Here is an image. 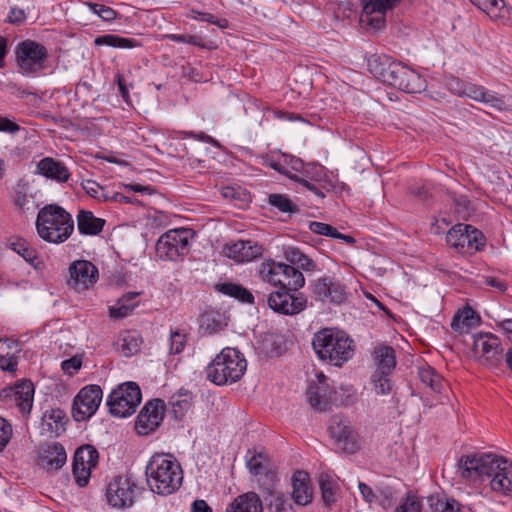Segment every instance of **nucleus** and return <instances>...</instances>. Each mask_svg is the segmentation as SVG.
Masks as SVG:
<instances>
[{"label":"nucleus","instance_id":"obj_1","mask_svg":"<svg viewBox=\"0 0 512 512\" xmlns=\"http://www.w3.org/2000/svg\"><path fill=\"white\" fill-rule=\"evenodd\" d=\"M457 473L470 482L488 478L493 491L512 496V471L502 457L484 453L463 455L457 462Z\"/></svg>","mask_w":512,"mask_h":512},{"label":"nucleus","instance_id":"obj_2","mask_svg":"<svg viewBox=\"0 0 512 512\" xmlns=\"http://www.w3.org/2000/svg\"><path fill=\"white\" fill-rule=\"evenodd\" d=\"M367 66L375 78L405 93H421L427 87L426 80L418 72L388 55L373 54Z\"/></svg>","mask_w":512,"mask_h":512},{"label":"nucleus","instance_id":"obj_3","mask_svg":"<svg viewBox=\"0 0 512 512\" xmlns=\"http://www.w3.org/2000/svg\"><path fill=\"white\" fill-rule=\"evenodd\" d=\"M147 484L153 493L169 495L182 483L183 474L180 464L170 454H155L146 465Z\"/></svg>","mask_w":512,"mask_h":512},{"label":"nucleus","instance_id":"obj_4","mask_svg":"<svg viewBox=\"0 0 512 512\" xmlns=\"http://www.w3.org/2000/svg\"><path fill=\"white\" fill-rule=\"evenodd\" d=\"M312 347L319 359L341 367L354 354V341L349 335L336 328H323L316 332Z\"/></svg>","mask_w":512,"mask_h":512},{"label":"nucleus","instance_id":"obj_5","mask_svg":"<svg viewBox=\"0 0 512 512\" xmlns=\"http://www.w3.org/2000/svg\"><path fill=\"white\" fill-rule=\"evenodd\" d=\"M39 237L46 242L60 244L65 242L74 231L72 215L57 204L42 207L36 219Z\"/></svg>","mask_w":512,"mask_h":512},{"label":"nucleus","instance_id":"obj_6","mask_svg":"<svg viewBox=\"0 0 512 512\" xmlns=\"http://www.w3.org/2000/svg\"><path fill=\"white\" fill-rule=\"evenodd\" d=\"M247 368L243 354L236 348H224L207 366V379L216 385L235 383Z\"/></svg>","mask_w":512,"mask_h":512},{"label":"nucleus","instance_id":"obj_7","mask_svg":"<svg viewBox=\"0 0 512 512\" xmlns=\"http://www.w3.org/2000/svg\"><path fill=\"white\" fill-rule=\"evenodd\" d=\"M48 58L47 48L35 40H23L15 48L18 71L26 77L39 76L46 69Z\"/></svg>","mask_w":512,"mask_h":512},{"label":"nucleus","instance_id":"obj_8","mask_svg":"<svg viewBox=\"0 0 512 512\" xmlns=\"http://www.w3.org/2000/svg\"><path fill=\"white\" fill-rule=\"evenodd\" d=\"M258 273L260 277L281 289L298 291L305 284V278L299 269L284 263H262Z\"/></svg>","mask_w":512,"mask_h":512},{"label":"nucleus","instance_id":"obj_9","mask_svg":"<svg viewBox=\"0 0 512 512\" xmlns=\"http://www.w3.org/2000/svg\"><path fill=\"white\" fill-rule=\"evenodd\" d=\"M143 490L132 477L118 475L106 487V500L113 508H129Z\"/></svg>","mask_w":512,"mask_h":512},{"label":"nucleus","instance_id":"obj_10","mask_svg":"<svg viewBox=\"0 0 512 512\" xmlns=\"http://www.w3.org/2000/svg\"><path fill=\"white\" fill-rule=\"evenodd\" d=\"M142 399L139 386L135 382L119 385L107 397V406L112 415L127 417L133 414Z\"/></svg>","mask_w":512,"mask_h":512},{"label":"nucleus","instance_id":"obj_11","mask_svg":"<svg viewBox=\"0 0 512 512\" xmlns=\"http://www.w3.org/2000/svg\"><path fill=\"white\" fill-rule=\"evenodd\" d=\"M446 242L459 253L474 254L485 245L483 233L475 227L458 223L446 234Z\"/></svg>","mask_w":512,"mask_h":512},{"label":"nucleus","instance_id":"obj_12","mask_svg":"<svg viewBox=\"0 0 512 512\" xmlns=\"http://www.w3.org/2000/svg\"><path fill=\"white\" fill-rule=\"evenodd\" d=\"M190 233L187 229L165 232L156 243V253L161 259L176 260L189 251Z\"/></svg>","mask_w":512,"mask_h":512},{"label":"nucleus","instance_id":"obj_13","mask_svg":"<svg viewBox=\"0 0 512 512\" xmlns=\"http://www.w3.org/2000/svg\"><path fill=\"white\" fill-rule=\"evenodd\" d=\"M266 301L273 311L284 315H296L307 305V298L302 293L281 288L269 293Z\"/></svg>","mask_w":512,"mask_h":512},{"label":"nucleus","instance_id":"obj_14","mask_svg":"<svg viewBox=\"0 0 512 512\" xmlns=\"http://www.w3.org/2000/svg\"><path fill=\"white\" fill-rule=\"evenodd\" d=\"M98 460L99 453L94 446L85 444L76 449L73 457L72 473L78 486H87L91 471L96 468Z\"/></svg>","mask_w":512,"mask_h":512},{"label":"nucleus","instance_id":"obj_15","mask_svg":"<svg viewBox=\"0 0 512 512\" xmlns=\"http://www.w3.org/2000/svg\"><path fill=\"white\" fill-rule=\"evenodd\" d=\"M102 401V390L98 385L83 387L75 396L72 405V416L75 421L81 422L95 414Z\"/></svg>","mask_w":512,"mask_h":512},{"label":"nucleus","instance_id":"obj_16","mask_svg":"<svg viewBox=\"0 0 512 512\" xmlns=\"http://www.w3.org/2000/svg\"><path fill=\"white\" fill-rule=\"evenodd\" d=\"M328 431L330 436L335 440L338 449L348 454H353L358 450L357 435L353 431L350 422L344 416H332Z\"/></svg>","mask_w":512,"mask_h":512},{"label":"nucleus","instance_id":"obj_17","mask_svg":"<svg viewBox=\"0 0 512 512\" xmlns=\"http://www.w3.org/2000/svg\"><path fill=\"white\" fill-rule=\"evenodd\" d=\"M473 349L489 365L496 366L502 360L503 347L501 340L490 332L473 335Z\"/></svg>","mask_w":512,"mask_h":512},{"label":"nucleus","instance_id":"obj_18","mask_svg":"<svg viewBox=\"0 0 512 512\" xmlns=\"http://www.w3.org/2000/svg\"><path fill=\"white\" fill-rule=\"evenodd\" d=\"M34 385L30 380H23L13 387L1 390L0 398L6 403H15L22 413H29L33 406Z\"/></svg>","mask_w":512,"mask_h":512},{"label":"nucleus","instance_id":"obj_19","mask_svg":"<svg viewBox=\"0 0 512 512\" xmlns=\"http://www.w3.org/2000/svg\"><path fill=\"white\" fill-rule=\"evenodd\" d=\"M69 286L80 292L96 283L99 273L94 264L87 260L74 261L69 267Z\"/></svg>","mask_w":512,"mask_h":512},{"label":"nucleus","instance_id":"obj_20","mask_svg":"<svg viewBox=\"0 0 512 512\" xmlns=\"http://www.w3.org/2000/svg\"><path fill=\"white\" fill-rule=\"evenodd\" d=\"M164 402L160 399L149 401L137 416L136 430L141 435L154 431L162 422L164 416Z\"/></svg>","mask_w":512,"mask_h":512},{"label":"nucleus","instance_id":"obj_21","mask_svg":"<svg viewBox=\"0 0 512 512\" xmlns=\"http://www.w3.org/2000/svg\"><path fill=\"white\" fill-rule=\"evenodd\" d=\"M312 293L321 302L341 304L346 299L344 286L330 277H321L314 281Z\"/></svg>","mask_w":512,"mask_h":512},{"label":"nucleus","instance_id":"obj_22","mask_svg":"<svg viewBox=\"0 0 512 512\" xmlns=\"http://www.w3.org/2000/svg\"><path fill=\"white\" fill-rule=\"evenodd\" d=\"M67 461L66 451L61 443L52 442L43 445L38 454L39 465L47 471L60 469Z\"/></svg>","mask_w":512,"mask_h":512},{"label":"nucleus","instance_id":"obj_23","mask_svg":"<svg viewBox=\"0 0 512 512\" xmlns=\"http://www.w3.org/2000/svg\"><path fill=\"white\" fill-rule=\"evenodd\" d=\"M263 247L258 242L252 240H238L232 244L227 245L225 251L229 258L234 259L236 262H249L263 253Z\"/></svg>","mask_w":512,"mask_h":512},{"label":"nucleus","instance_id":"obj_24","mask_svg":"<svg viewBox=\"0 0 512 512\" xmlns=\"http://www.w3.org/2000/svg\"><path fill=\"white\" fill-rule=\"evenodd\" d=\"M36 174L58 183H65L70 178V172L65 164L52 157H45L37 163Z\"/></svg>","mask_w":512,"mask_h":512},{"label":"nucleus","instance_id":"obj_25","mask_svg":"<svg viewBox=\"0 0 512 512\" xmlns=\"http://www.w3.org/2000/svg\"><path fill=\"white\" fill-rule=\"evenodd\" d=\"M292 499L299 506H307L312 502L313 490L310 485L309 474L298 470L292 477Z\"/></svg>","mask_w":512,"mask_h":512},{"label":"nucleus","instance_id":"obj_26","mask_svg":"<svg viewBox=\"0 0 512 512\" xmlns=\"http://www.w3.org/2000/svg\"><path fill=\"white\" fill-rule=\"evenodd\" d=\"M263 503L256 492L249 491L238 495L225 512H263Z\"/></svg>","mask_w":512,"mask_h":512},{"label":"nucleus","instance_id":"obj_27","mask_svg":"<svg viewBox=\"0 0 512 512\" xmlns=\"http://www.w3.org/2000/svg\"><path fill=\"white\" fill-rule=\"evenodd\" d=\"M11 199L14 206L21 211H29L37 207L34 204V197L30 191L29 183L23 179L18 180L12 187Z\"/></svg>","mask_w":512,"mask_h":512},{"label":"nucleus","instance_id":"obj_28","mask_svg":"<svg viewBox=\"0 0 512 512\" xmlns=\"http://www.w3.org/2000/svg\"><path fill=\"white\" fill-rule=\"evenodd\" d=\"M401 0H367L364 5L366 14L379 13L380 16L370 19V23L376 28H381L385 24V13L396 7Z\"/></svg>","mask_w":512,"mask_h":512},{"label":"nucleus","instance_id":"obj_29","mask_svg":"<svg viewBox=\"0 0 512 512\" xmlns=\"http://www.w3.org/2000/svg\"><path fill=\"white\" fill-rule=\"evenodd\" d=\"M66 414L61 409H51L42 416V430L50 436H59L65 431Z\"/></svg>","mask_w":512,"mask_h":512},{"label":"nucleus","instance_id":"obj_30","mask_svg":"<svg viewBox=\"0 0 512 512\" xmlns=\"http://www.w3.org/2000/svg\"><path fill=\"white\" fill-rule=\"evenodd\" d=\"M105 220L97 218L91 211L80 210L77 215V228L83 235H98L102 232Z\"/></svg>","mask_w":512,"mask_h":512},{"label":"nucleus","instance_id":"obj_31","mask_svg":"<svg viewBox=\"0 0 512 512\" xmlns=\"http://www.w3.org/2000/svg\"><path fill=\"white\" fill-rule=\"evenodd\" d=\"M264 502L271 512H294L290 497L284 492L267 489L264 493Z\"/></svg>","mask_w":512,"mask_h":512},{"label":"nucleus","instance_id":"obj_32","mask_svg":"<svg viewBox=\"0 0 512 512\" xmlns=\"http://www.w3.org/2000/svg\"><path fill=\"white\" fill-rule=\"evenodd\" d=\"M192 400L193 395L188 390L180 389L178 392L174 393L169 399L173 417L177 420H181L190 410Z\"/></svg>","mask_w":512,"mask_h":512},{"label":"nucleus","instance_id":"obj_33","mask_svg":"<svg viewBox=\"0 0 512 512\" xmlns=\"http://www.w3.org/2000/svg\"><path fill=\"white\" fill-rule=\"evenodd\" d=\"M377 369L374 373H391L396 366L395 351L390 346H379L374 349Z\"/></svg>","mask_w":512,"mask_h":512},{"label":"nucleus","instance_id":"obj_34","mask_svg":"<svg viewBox=\"0 0 512 512\" xmlns=\"http://www.w3.org/2000/svg\"><path fill=\"white\" fill-rule=\"evenodd\" d=\"M479 321L480 317L468 307L453 317L451 327L459 333H467L470 328L477 326Z\"/></svg>","mask_w":512,"mask_h":512},{"label":"nucleus","instance_id":"obj_35","mask_svg":"<svg viewBox=\"0 0 512 512\" xmlns=\"http://www.w3.org/2000/svg\"><path fill=\"white\" fill-rule=\"evenodd\" d=\"M480 10L492 19H502L509 14V8L504 0H470Z\"/></svg>","mask_w":512,"mask_h":512},{"label":"nucleus","instance_id":"obj_36","mask_svg":"<svg viewBox=\"0 0 512 512\" xmlns=\"http://www.w3.org/2000/svg\"><path fill=\"white\" fill-rule=\"evenodd\" d=\"M200 328L207 334H214L223 329L226 323L222 314L215 310H206L199 318Z\"/></svg>","mask_w":512,"mask_h":512},{"label":"nucleus","instance_id":"obj_37","mask_svg":"<svg viewBox=\"0 0 512 512\" xmlns=\"http://www.w3.org/2000/svg\"><path fill=\"white\" fill-rule=\"evenodd\" d=\"M217 289L219 292L223 293L224 295L233 297L243 303H247V304L254 303L253 294L248 289L241 286L240 284L226 282V283L219 284L217 286Z\"/></svg>","mask_w":512,"mask_h":512},{"label":"nucleus","instance_id":"obj_38","mask_svg":"<svg viewBox=\"0 0 512 512\" xmlns=\"http://www.w3.org/2000/svg\"><path fill=\"white\" fill-rule=\"evenodd\" d=\"M94 42L98 46L106 45L122 49H131L140 46V43L136 39L121 37L115 34H106L98 36Z\"/></svg>","mask_w":512,"mask_h":512},{"label":"nucleus","instance_id":"obj_39","mask_svg":"<svg viewBox=\"0 0 512 512\" xmlns=\"http://www.w3.org/2000/svg\"><path fill=\"white\" fill-rule=\"evenodd\" d=\"M309 229L310 231L318 235L328 236L333 239H341L348 244L355 243L354 237L340 233L335 227H333L330 224L311 221L309 223Z\"/></svg>","mask_w":512,"mask_h":512},{"label":"nucleus","instance_id":"obj_40","mask_svg":"<svg viewBox=\"0 0 512 512\" xmlns=\"http://www.w3.org/2000/svg\"><path fill=\"white\" fill-rule=\"evenodd\" d=\"M285 258L290 265L297 267V269L300 268L304 271H312L315 268L313 260L296 247H288L285 250Z\"/></svg>","mask_w":512,"mask_h":512},{"label":"nucleus","instance_id":"obj_41","mask_svg":"<svg viewBox=\"0 0 512 512\" xmlns=\"http://www.w3.org/2000/svg\"><path fill=\"white\" fill-rule=\"evenodd\" d=\"M319 487L323 503L326 507L330 508L336 502V482L327 474H321L319 477Z\"/></svg>","mask_w":512,"mask_h":512},{"label":"nucleus","instance_id":"obj_42","mask_svg":"<svg viewBox=\"0 0 512 512\" xmlns=\"http://www.w3.org/2000/svg\"><path fill=\"white\" fill-rule=\"evenodd\" d=\"M483 96L481 102L497 111H508L512 109L510 98L505 95H499L494 91L486 89Z\"/></svg>","mask_w":512,"mask_h":512},{"label":"nucleus","instance_id":"obj_43","mask_svg":"<svg viewBox=\"0 0 512 512\" xmlns=\"http://www.w3.org/2000/svg\"><path fill=\"white\" fill-rule=\"evenodd\" d=\"M268 203L280 212L293 214L298 212V207L287 195L273 193L268 197Z\"/></svg>","mask_w":512,"mask_h":512},{"label":"nucleus","instance_id":"obj_44","mask_svg":"<svg viewBox=\"0 0 512 512\" xmlns=\"http://www.w3.org/2000/svg\"><path fill=\"white\" fill-rule=\"evenodd\" d=\"M321 388L317 385H310L307 389V396L310 405L317 411H326L329 401L324 394L320 393Z\"/></svg>","mask_w":512,"mask_h":512},{"label":"nucleus","instance_id":"obj_45","mask_svg":"<svg viewBox=\"0 0 512 512\" xmlns=\"http://www.w3.org/2000/svg\"><path fill=\"white\" fill-rule=\"evenodd\" d=\"M419 378L433 391L440 392L442 389V377L431 367L419 370Z\"/></svg>","mask_w":512,"mask_h":512},{"label":"nucleus","instance_id":"obj_46","mask_svg":"<svg viewBox=\"0 0 512 512\" xmlns=\"http://www.w3.org/2000/svg\"><path fill=\"white\" fill-rule=\"evenodd\" d=\"M10 248L20 255L26 262L32 263L36 259V251L24 239L17 238L10 242Z\"/></svg>","mask_w":512,"mask_h":512},{"label":"nucleus","instance_id":"obj_47","mask_svg":"<svg viewBox=\"0 0 512 512\" xmlns=\"http://www.w3.org/2000/svg\"><path fill=\"white\" fill-rule=\"evenodd\" d=\"M433 512H461L459 503L446 497L431 498Z\"/></svg>","mask_w":512,"mask_h":512},{"label":"nucleus","instance_id":"obj_48","mask_svg":"<svg viewBox=\"0 0 512 512\" xmlns=\"http://www.w3.org/2000/svg\"><path fill=\"white\" fill-rule=\"evenodd\" d=\"M390 373H373L372 382L374 383L375 391L379 395H387L392 389V383L389 378Z\"/></svg>","mask_w":512,"mask_h":512},{"label":"nucleus","instance_id":"obj_49","mask_svg":"<svg viewBox=\"0 0 512 512\" xmlns=\"http://www.w3.org/2000/svg\"><path fill=\"white\" fill-rule=\"evenodd\" d=\"M140 344L141 341L135 334L128 333L122 339L121 352L124 356H131L138 352Z\"/></svg>","mask_w":512,"mask_h":512},{"label":"nucleus","instance_id":"obj_50","mask_svg":"<svg viewBox=\"0 0 512 512\" xmlns=\"http://www.w3.org/2000/svg\"><path fill=\"white\" fill-rule=\"evenodd\" d=\"M422 504L414 495H408L394 512H421Z\"/></svg>","mask_w":512,"mask_h":512},{"label":"nucleus","instance_id":"obj_51","mask_svg":"<svg viewBox=\"0 0 512 512\" xmlns=\"http://www.w3.org/2000/svg\"><path fill=\"white\" fill-rule=\"evenodd\" d=\"M190 13L192 14L191 17L193 19L201 20V21H205V22L214 24V25L218 26L219 28L223 29V28H226L228 26V23H227L226 19H219V18H217L216 16H214L211 13L199 12V11L194 10V9H192Z\"/></svg>","mask_w":512,"mask_h":512},{"label":"nucleus","instance_id":"obj_52","mask_svg":"<svg viewBox=\"0 0 512 512\" xmlns=\"http://www.w3.org/2000/svg\"><path fill=\"white\" fill-rule=\"evenodd\" d=\"M266 457L262 453H254L247 460V467L250 473L254 476L260 475L264 471V461Z\"/></svg>","mask_w":512,"mask_h":512},{"label":"nucleus","instance_id":"obj_53","mask_svg":"<svg viewBox=\"0 0 512 512\" xmlns=\"http://www.w3.org/2000/svg\"><path fill=\"white\" fill-rule=\"evenodd\" d=\"M91 11L97 14L104 21H112L116 18V11L111 7L99 3H89Z\"/></svg>","mask_w":512,"mask_h":512},{"label":"nucleus","instance_id":"obj_54","mask_svg":"<svg viewBox=\"0 0 512 512\" xmlns=\"http://www.w3.org/2000/svg\"><path fill=\"white\" fill-rule=\"evenodd\" d=\"M134 308L135 304H127V302L120 299L117 307H110L109 313L112 318L121 319L128 316Z\"/></svg>","mask_w":512,"mask_h":512},{"label":"nucleus","instance_id":"obj_55","mask_svg":"<svg viewBox=\"0 0 512 512\" xmlns=\"http://www.w3.org/2000/svg\"><path fill=\"white\" fill-rule=\"evenodd\" d=\"M186 344V335L179 332L174 331L170 335V352L173 354H179L183 351Z\"/></svg>","mask_w":512,"mask_h":512},{"label":"nucleus","instance_id":"obj_56","mask_svg":"<svg viewBox=\"0 0 512 512\" xmlns=\"http://www.w3.org/2000/svg\"><path fill=\"white\" fill-rule=\"evenodd\" d=\"M486 88L480 85L466 83L464 90L462 91L463 96L471 98L475 101L481 102Z\"/></svg>","mask_w":512,"mask_h":512},{"label":"nucleus","instance_id":"obj_57","mask_svg":"<svg viewBox=\"0 0 512 512\" xmlns=\"http://www.w3.org/2000/svg\"><path fill=\"white\" fill-rule=\"evenodd\" d=\"M12 437V426L4 418L0 417V452L8 445Z\"/></svg>","mask_w":512,"mask_h":512},{"label":"nucleus","instance_id":"obj_58","mask_svg":"<svg viewBox=\"0 0 512 512\" xmlns=\"http://www.w3.org/2000/svg\"><path fill=\"white\" fill-rule=\"evenodd\" d=\"M166 37L173 42L187 43L198 47H204L201 38L198 36L184 34H168Z\"/></svg>","mask_w":512,"mask_h":512},{"label":"nucleus","instance_id":"obj_59","mask_svg":"<svg viewBox=\"0 0 512 512\" xmlns=\"http://www.w3.org/2000/svg\"><path fill=\"white\" fill-rule=\"evenodd\" d=\"M81 186L85 192L95 200H98L102 190L104 189L103 186L99 185L92 179L83 180Z\"/></svg>","mask_w":512,"mask_h":512},{"label":"nucleus","instance_id":"obj_60","mask_svg":"<svg viewBox=\"0 0 512 512\" xmlns=\"http://www.w3.org/2000/svg\"><path fill=\"white\" fill-rule=\"evenodd\" d=\"M411 194L422 202H427L431 198V185L421 184L411 187Z\"/></svg>","mask_w":512,"mask_h":512},{"label":"nucleus","instance_id":"obj_61","mask_svg":"<svg viewBox=\"0 0 512 512\" xmlns=\"http://www.w3.org/2000/svg\"><path fill=\"white\" fill-rule=\"evenodd\" d=\"M282 160H283V164L285 165V167L288 171L290 169L295 172H300L304 168L303 161L298 157L288 155V154H282Z\"/></svg>","mask_w":512,"mask_h":512},{"label":"nucleus","instance_id":"obj_62","mask_svg":"<svg viewBox=\"0 0 512 512\" xmlns=\"http://www.w3.org/2000/svg\"><path fill=\"white\" fill-rule=\"evenodd\" d=\"M290 179L294 180L297 183L302 184L305 188H307L309 191L313 192L319 198L323 199L325 197V193L322 191V189L320 187H318L316 184L310 182L309 180H307L305 178H301L299 176H290Z\"/></svg>","mask_w":512,"mask_h":512},{"label":"nucleus","instance_id":"obj_63","mask_svg":"<svg viewBox=\"0 0 512 512\" xmlns=\"http://www.w3.org/2000/svg\"><path fill=\"white\" fill-rule=\"evenodd\" d=\"M82 362L80 359L76 357H72L70 359L64 360L61 363V367L63 371L69 375L74 374L81 368Z\"/></svg>","mask_w":512,"mask_h":512},{"label":"nucleus","instance_id":"obj_64","mask_svg":"<svg viewBox=\"0 0 512 512\" xmlns=\"http://www.w3.org/2000/svg\"><path fill=\"white\" fill-rule=\"evenodd\" d=\"M18 361L15 356L0 355V369L7 372H14L17 369Z\"/></svg>","mask_w":512,"mask_h":512}]
</instances>
